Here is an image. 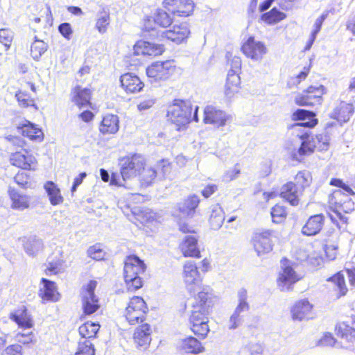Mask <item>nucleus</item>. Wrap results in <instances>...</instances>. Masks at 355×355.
<instances>
[{
	"instance_id": "49",
	"label": "nucleus",
	"mask_w": 355,
	"mask_h": 355,
	"mask_svg": "<svg viewBox=\"0 0 355 355\" xmlns=\"http://www.w3.org/2000/svg\"><path fill=\"white\" fill-rule=\"evenodd\" d=\"M48 44L43 40L35 38L31 46V55L32 58L37 60L47 51Z\"/></svg>"
},
{
	"instance_id": "11",
	"label": "nucleus",
	"mask_w": 355,
	"mask_h": 355,
	"mask_svg": "<svg viewBox=\"0 0 355 355\" xmlns=\"http://www.w3.org/2000/svg\"><path fill=\"white\" fill-rule=\"evenodd\" d=\"M273 232L266 230L256 232L252 237V243L258 256L266 254L272 250L274 238Z\"/></svg>"
},
{
	"instance_id": "62",
	"label": "nucleus",
	"mask_w": 355,
	"mask_h": 355,
	"mask_svg": "<svg viewBox=\"0 0 355 355\" xmlns=\"http://www.w3.org/2000/svg\"><path fill=\"white\" fill-rule=\"evenodd\" d=\"M21 345L15 344L8 346L3 352V355H22Z\"/></svg>"
},
{
	"instance_id": "56",
	"label": "nucleus",
	"mask_w": 355,
	"mask_h": 355,
	"mask_svg": "<svg viewBox=\"0 0 355 355\" xmlns=\"http://www.w3.org/2000/svg\"><path fill=\"white\" fill-rule=\"evenodd\" d=\"M15 97L21 107H27L33 105V100L25 92H18Z\"/></svg>"
},
{
	"instance_id": "4",
	"label": "nucleus",
	"mask_w": 355,
	"mask_h": 355,
	"mask_svg": "<svg viewBox=\"0 0 355 355\" xmlns=\"http://www.w3.org/2000/svg\"><path fill=\"white\" fill-rule=\"evenodd\" d=\"M145 264L138 257L132 255L126 258L124 263L123 276L127 289L135 291L142 286L140 275L144 272Z\"/></svg>"
},
{
	"instance_id": "29",
	"label": "nucleus",
	"mask_w": 355,
	"mask_h": 355,
	"mask_svg": "<svg viewBox=\"0 0 355 355\" xmlns=\"http://www.w3.org/2000/svg\"><path fill=\"white\" fill-rule=\"evenodd\" d=\"M43 286L40 288V296L44 300L56 302L59 300V293L57 291L53 282L42 278L41 280Z\"/></svg>"
},
{
	"instance_id": "40",
	"label": "nucleus",
	"mask_w": 355,
	"mask_h": 355,
	"mask_svg": "<svg viewBox=\"0 0 355 355\" xmlns=\"http://www.w3.org/2000/svg\"><path fill=\"white\" fill-rule=\"evenodd\" d=\"M110 23V12L108 10L103 8L102 10L99 11L96 15L95 28L98 30L99 33L103 34L106 33Z\"/></svg>"
},
{
	"instance_id": "60",
	"label": "nucleus",
	"mask_w": 355,
	"mask_h": 355,
	"mask_svg": "<svg viewBox=\"0 0 355 355\" xmlns=\"http://www.w3.org/2000/svg\"><path fill=\"white\" fill-rule=\"evenodd\" d=\"M58 31L67 40H70L73 33L71 26L67 22L60 24L58 26Z\"/></svg>"
},
{
	"instance_id": "34",
	"label": "nucleus",
	"mask_w": 355,
	"mask_h": 355,
	"mask_svg": "<svg viewBox=\"0 0 355 355\" xmlns=\"http://www.w3.org/2000/svg\"><path fill=\"white\" fill-rule=\"evenodd\" d=\"M225 220V213L219 205H214L211 207V214L209 218V223L212 230H218L223 224Z\"/></svg>"
},
{
	"instance_id": "55",
	"label": "nucleus",
	"mask_w": 355,
	"mask_h": 355,
	"mask_svg": "<svg viewBox=\"0 0 355 355\" xmlns=\"http://www.w3.org/2000/svg\"><path fill=\"white\" fill-rule=\"evenodd\" d=\"M13 38V33L8 28L0 29V43L8 49Z\"/></svg>"
},
{
	"instance_id": "64",
	"label": "nucleus",
	"mask_w": 355,
	"mask_h": 355,
	"mask_svg": "<svg viewBox=\"0 0 355 355\" xmlns=\"http://www.w3.org/2000/svg\"><path fill=\"white\" fill-rule=\"evenodd\" d=\"M327 17V13H323L319 17H318L313 24V30L311 32V35L317 37L318 33L320 32L322 25Z\"/></svg>"
},
{
	"instance_id": "52",
	"label": "nucleus",
	"mask_w": 355,
	"mask_h": 355,
	"mask_svg": "<svg viewBox=\"0 0 355 355\" xmlns=\"http://www.w3.org/2000/svg\"><path fill=\"white\" fill-rule=\"evenodd\" d=\"M95 350L91 341L87 339L80 340L78 349L74 355H94Z\"/></svg>"
},
{
	"instance_id": "21",
	"label": "nucleus",
	"mask_w": 355,
	"mask_h": 355,
	"mask_svg": "<svg viewBox=\"0 0 355 355\" xmlns=\"http://www.w3.org/2000/svg\"><path fill=\"white\" fill-rule=\"evenodd\" d=\"M189 33L188 25L183 23L180 25H175L172 29L162 32L161 36L179 44L185 40Z\"/></svg>"
},
{
	"instance_id": "31",
	"label": "nucleus",
	"mask_w": 355,
	"mask_h": 355,
	"mask_svg": "<svg viewBox=\"0 0 355 355\" xmlns=\"http://www.w3.org/2000/svg\"><path fill=\"white\" fill-rule=\"evenodd\" d=\"M331 200L345 212L354 209V205L349 198V195L344 193L341 190L334 191Z\"/></svg>"
},
{
	"instance_id": "51",
	"label": "nucleus",
	"mask_w": 355,
	"mask_h": 355,
	"mask_svg": "<svg viewBox=\"0 0 355 355\" xmlns=\"http://www.w3.org/2000/svg\"><path fill=\"white\" fill-rule=\"evenodd\" d=\"M328 281L332 282L335 287L339 291L338 297L347 293V288L345 284L344 275L341 272H338L334 276L329 277Z\"/></svg>"
},
{
	"instance_id": "47",
	"label": "nucleus",
	"mask_w": 355,
	"mask_h": 355,
	"mask_svg": "<svg viewBox=\"0 0 355 355\" xmlns=\"http://www.w3.org/2000/svg\"><path fill=\"white\" fill-rule=\"evenodd\" d=\"M65 270L64 261L60 258H56L49 261L45 272L46 275H57L63 272Z\"/></svg>"
},
{
	"instance_id": "37",
	"label": "nucleus",
	"mask_w": 355,
	"mask_h": 355,
	"mask_svg": "<svg viewBox=\"0 0 355 355\" xmlns=\"http://www.w3.org/2000/svg\"><path fill=\"white\" fill-rule=\"evenodd\" d=\"M44 188L52 205L55 206L63 202L64 198L61 195L60 189L53 182H46Z\"/></svg>"
},
{
	"instance_id": "2",
	"label": "nucleus",
	"mask_w": 355,
	"mask_h": 355,
	"mask_svg": "<svg viewBox=\"0 0 355 355\" xmlns=\"http://www.w3.org/2000/svg\"><path fill=\"white\" fill-rule=\"evenodd\" d=\"M198 107L196 106L192 115L193 108L190 101L175 99L172 104L168 106L166 117L177 130H185L192 121H198Z\"/></svg>"
},
{
	"instance_id": "26",
	"label": "nucleus",
	"mask_w": 355,
	"mask_h": 355,
	"mask_svg": "<svg viewBox=\"0 0 355 355\" xmlns=\"http://www.w3.org/2000/svg\"><path fill=\"white\" fill-rule=\"evenodd\" d=\"M153 21L156 24L163 28L168 27L172 23L171 17L166 11L162 9H157L153 17H147L145 19L144 27L146 30H153V28L150 25Z\"/></svg>"
},
{
	"instance_id": "22",
	"label": "nucleus",
	"mask_w": 355,
	"mask_h": 355,
	"mask_svg": "<svg viewBox=\"0 0 355 355\" xmlns=\"http://www.w3.org/2000/svg\"><path fill=\"white\" fill-rule=\"evenodd\" d=\"M121 85L127 93L140 92L144 87V83L139 78L131 73L122 75L120 78Z\"/></svg>"
},
{
	"instance_id": "1",
	"label": "nucleus",
	"mask_w": 355,
	"mask_h": 355,
	"mask_svg": "<svg viewBox=\"0 0 355 355\" xmlns=\"http://www.w3.org/2000/svg\"><path fill=\"white\" fill-rule=\"evenodd\" d=\"M213 304V294L209 288H204L195 298L189 322L191 331L201 338H205L209 331L207 315Z\"/></svg>"
},
{
	"instance_id": "39",
	"label": "nucleus",
	"mask_w": 355,
	"mask_h": 355,
	"mask_svg": "<svg viewBox=\"0 0 355 355\" xmlns=\"http://www.w3.org/2000/svg\"><path fill=\"white\" fill-rule=\"evenodd\" d=\"M90 90L86 88L81 89L77 87L74 90V95L73 96V101L80 108L87 107L90 104Z\"/></svg>"
},
{
	"instance_id": "25",
	"label": "nucleus",
	"mask_w": 355,
	"mask_h": 355,
	"mask_svg": "<svg viewBox=\"0 0 355 355\" xmlns=\"http://www.w3.org/2000/svg\"><path fill=\"white\" fill-rule=\"evenodd\" d=\"M302 193L301 189L295 183L289 182L282 187L280 196L291 205L295 206L299 203V197Z\"/></svg>"
},
{
	"instance_id": "44",
	"label": "nucleus",
	"mask_w": 355,
	"mask_h": 355,
	"mask_svg": "<svg viewBox=\"0 0 355 355\" xmlns=\"http://www.w3.org/2000/svg\"><path fill=\"white\" fill-rule=\"evenodd\" d=\"M286 17V15L279 11L277 8H273L269 12L263 14L261 17V20L268 24H275Z\"/></svg>"
},
{
	"instance_id": "63",
	"label": "nucleus",
	"mask_w": 355,
	"mask_h": 355,
	"mask_svg": "<svg viewBox=\"0 0 355 355\" xmlns=\"http://www.w3.org/2000/svg\"><path fill=\"white\" fill-rule=\"evenodd\" d=\"M230 67L231 69H230L228 73H236L239 75V72L241 70V60L238 56H234L230 60Z\"/></svg>"
},
{
	"instance_id": "33",
	"label": "nucleus",
	"mask_w": 355,
	"mask_h": 355,
	"mask_svg": "<svg viewBox=\"0 0 355 355\" xmlns=\"http://www.w3.org/2000/svg\"><path fill=\"white\" fill-rule=\"evenodd\" d=\"M354 107L352 104L341 102L331 114V117L340 123L348 121L354 113Z\"/></svg>"
},
{
	"instance_id": "58",
	"label": "nucleus",
	"mask_w": 355,
	"mask_h": 355,
	"mask_svg": "<svg viewBox=\"0 0 355 355\" xmlns=\"http://www.w3.org/2000/svg\"><path fill=\"white\" fill-rule=\"evenodd\" d=\"M326 257L329 261H333L338 254V245L334 243H329L324 245Z\"/></svg>"
},
{
	"instance_id": "43",
	"label": "nucleus",
	"mask_w": 355,
	"mask_h": 355,
	"mask_svg": "<svg viewBox=\"0 0 355 355\" xmlns=\"http://www.w3.org/2000/svg\"><path fill=\"white\" fill-rule=\"evenodd\" d=\"M99 327L100 325L96 322H87L82 324L78 329L79 334L82 337L80 340H89L94 338L99 330Z\"/></svg>"
},
{
	"instance_id": "50",
	"label": "nucleus",
	"mask_w": 355,
	"mask_h": 355,
	"mask_svg": "<svg viewBox=\"0 0 355 355\" xmlns=\"http://www.w3.org/2000/svg\"><path fill=\"white\" fill-rule=\"evenodd\" d=\"M311 180V175L307 171H300L295 176V184L302 191L305 187L310 185Z\"/></svg>"
},
{
	"instance_id": "46",
	"label": "nucleus",
	"mask_w": 355,
	"mask_h": 355,
	"mask_svg": "<svg viewBox=\"0 0 355 355\" xmlns=\"http://www.w3.org/2000/svg\"><path fill=\"white\" fill-rule=\"evenodd\" d=\"M22 134L32 140H42L43 139V132L41 129L30 122H27V124L23 125Z\"/></svg>"
},
{
	"instance_id": "54",
	"label": "nucleus",
	"mask_w": 355,
	"mask_h": 355,
	"mask_svg": "<svg viewBox=\"0 0 355 355\" xmlns=\"http://www.w3.org/2000/svg\"><path fill=\"white\" fill-rule=\"evenodd\" d=\"M87 254L92 259L100 261L104 259L105 253L99 245H94L88 249Z\"/></svg>"
},
{
	"instance_id": "19",
	"label": "nucleus",
	"mask_w": 355,
	"mask_h": 355,
	"mask_svg": "<svg viewBox=\"0 0 355 355\" xmlns=\"http://www.w3.org/2000/svg\"><path fill=\"white\" fill-rule=\"evenodd\" d=\"M313 305L306 299L295 303L291 309V315L294 320L302 321L312 318Z\"/></svg>"
},
{
	"instance_id": "24",
	"label": "nucleus",
	"mask_w": 355,
	"mask_h": 355,
	"mask_svg": "<svg viewBox=\"0 0 355 355\" xmlns=\"http://www.w3.org/2000/svg\"><path fill=\"white\" fill-rule=\"evenodd\" d=\"M315 114L313 112L307 111L303 109H298L293 114V119L295 121H304L308 119V121L300 122L293 125V128L297 130L300 127L313 128L317 123L318 120L315 118Z\"/></svg>"
},
{
	"instance_id": "27",
	"label": "nucleus",
	"mask_w": 355,
	"mask_h": 355,
	"mask_svg": "<svg viewBox=\"0 0 355 355\" xmlns=\"http://www.w3.org/2000/svg\"><path fill=\"white\" fill-rule=\"evenodd\" d=\"M324 217L322 214L311 216L302 227V233L305 236H314L318 234L324 225Z\"/></svg>"
},
{
	"instance_id": "61",
	"label": "nucleus",
	"mask_w": 355,
	"mask_h": 355,
	"mask_svg": "<svg viewBox=\"0 0 355 355\" xmlns=\"http://www.w3.org/2000/svg\"><path fill=\"white\" fill-rule=\"evenodd\" d=\"M155 101L153 97H146L141 99L137 105L139 111H145L150 109L155 104Z\"/></svg>"
},
{
	"instance_id": "17",
	"label": "nucleus",
	"mask_w": 355,
	"mask_h": 355,
	"mask_svg": "<svg viewBox=\"0 0 355 355\" xmlns=\"http://www.w3.org/2000/svg\"><path fill=\"white\" fill-rule=\"evenodd\" d=\"M134 51L135 53L138 55L157 56L164 52V48L162 44L140 40L135 44Z\"/></svg>"
},
{
	"instance_id": "53",
	"label": "nucleus",
	"mask_w": 355,
	"mask_h": 355,
	"mask_svg": "<svg viewBox=\"0 0 355 355\" xmlns=\"http://www.w3.org/2000/svg\"><path fill=\"white\" fill-rule=\"evenodd\" d=\"M271 216L272 221L275 223H280L286 216V212L283 206L276 205L272 208Z\"/></svg>"
},
{
	"instance_id": "59",
	"label": "nucleus",
	"mask_w": 355,
	"mask_h": 355,
	"mask_svg": "<svg viewBox=\"0 0 355 355\" xmlns=\"http://www.w3.org/2000/svg\"><path fill=\"white\" fill-rule=\"evenodd\" d=\"M331 185L338 187L340 188L341 191L347 195H355V193L353 191V190L345 183H344L340 179H332L330 182Z\"/></svg>"
},
{
	"instance_id": "3",
	"label": "nucleus",
	"mask_w": 355,
	"mask_h": 355,
	"mask_svg": "<svg viewBox=\"0 0 355 355\" xmlns=\"http://www.w3.org/2000/svg\"><path fill=\"white\" fill-rule=\"evenodd\" d=\"M145 163V158L139 154L121 158L119 162L121 178L117 174L113 173L111 178V184L125 187V182L137 177L144 168Z\"/></svg>"
},
{
	"instance_id": "8",
	"label": "nucleus",
	"mask_w": 355,
	"mask_h": 355,
	"mask_svg": "<svg viewBox=\"0 0 355 355\" xmlns=\"http://www.w3.org/2000/svg\"><path fill=\"white\" fill-rule=\"evenodd\" d=\"M97 282L91 280L81 292L83 309L85 314L91 315L100 307L98 298L94 294Z\"/></svg>"
},
{
	"instance_id": "30",
	"label": "nucleus",
	"mask_w": 355,
	"mask_h": 355,
	"mask_svg": "<svg viewBox=\"0 0 355 355\" xmlns=\"http://www.w3.org/2000/svg\"><path fill=\"white\" fill-rule=\"evenodd\" d=\"M119 120L117 115H105L99 127L100 132L103 135L115 134L119 128Z\"/></svg>"
},
{
	"instance_id": "23",
	"label": "nucleus",
	"mask_w": 355,
	"mask_h": 355,
	"mask_svg": "<svg viewBox=\"0 0 355 355\" xmlns=\"http://www.w3.org/2000/svg\"><path fill=\"white\" fill-rule=\"evenodd\" d=\"M301 140L300 147L297 152L293 154V158L296 160H301L304 156L311 155L316 148L315 141H312L308 133H304L300 136Z\"/></svg>"
},
{
	"instance_id": "16",
	"label": "nucleus",
	"mask_w": 355,
	"mask_h": 355,
	"mask_svg": "<svg viewBox=\"0 0 355 355\" xmlns=\"http://www.w3.org/2000/svg\"><path fill=\"white\" fill-rule=\"evenodd\" d=\"M183 280L187 289L191 292L193 287L201 282L200 273L196 263L193 261H187L183 266Z\"/></svg>"
},
{
	"instance_id": "57",
	"label": "nucleus",
	"mask_w": 355,
	"mask_h": 355,
	"mask_svg": "<svg viewBox=\"0 0 355 355\" xmlns=\"http://www.w3.org/2000/svg\"><path fill=\"white\" fill-rule=\"evenodd\" d=\"M154 218V213L148 209H141L137 214V219L144 224L153 220Z\"/></svg>"
},
{
	"instance_id": "32",
	"label": "nucleus",
	"mask_w": 355,
	"mask_h": 355,
	"mask_svg": "<svg viewBox=\"0 0 355 355\" xmlns=\"http://www.w3.org/2000/svg\"><path fill=\"white\" fill-rule=\"evenodd\" d=\"M10 318L17 324L19 329L27 330V328H32L33 326V319L24 308L11 313Z\"/></svg>"
},
{
	"instance_id": "18",
	"label": "nucleus",
	"mask_w": 355,
	"mask_h": 355,
	"mask_svg": "<svg viewBox=\"0 0 355 355\" xmlns=\"http://www.w3.org/2000/svg\"><path fill=\"white\" fill-rule=\"evenodd\" d=\"M152 329L148 323H144L136 328L133 339L137 347L146 349L151 342Z\"/></svg>"
},
{
	"instance_id": "12",
	"label": "nucleus",
	"mask_w": 355,
	"mask_h": 355,
	"mask_svg": "<svg viewBox=\"0 0 355 355\" xmlns=\"http://www.w3.org/2000/svg\"><path fill=\"white\" fill-rule=\"evenodd\" d=\"M230 119V115L215 106L207 105L204 109L203 122L205 124L220 128L225 126Z\"/></svg>"
},
{
	"instance_id": "14",
	"label": "nucleus",
	"mask_w": 355,
	"mask_h": 355,
	"mask_svg": "<svg viewBox=\"0 0 355 355\" xmlns=\"http://www.w3.org/2000/svg\"><path fill=\"white\" fill-rule=\"evenodd\" d=\"M10 162L12 165L25 170H35L37 166L35 157L26 149L16 150L12 153Z\"/></svg>"
},
{
	"instance_id": "5",
	"label": "nucleus",
	"mask_w": 355,
	"mask_h": 355,
	"mask_svg": "<svg viewBox=\"0 0 355 355\" xmlns=\"http://www.w3.org/2000/svg\"><path fill=\"white\" fill-rule=\"evenodd\" d=\"M249 309L247 291L243 288L240 289L238 292V304L227 321L228 329L234 330L241 327L245 321V313Z\"/></svg>"
},
{
	"instance_id": "6",
	"label": "nucleus",
	"mask_w": 355,
	"mask_h": 355,
	"mask_svg": "<svg viewBox=\"0 0 355 355\" xmlns=\"http://www.w3.org/2000/svg\"><path fill=\"white\" fill-rule=\"evenodd\" d=\"M175 71L173 60L157 61L147 67L146 75L151 82H157L168 79Z\"/></svg>"
},
{
	"instance_id": "36",
	"label": "nucleus",
	"mask_w": 355,
	"mask_h": 355,
	"mask_svg": "<svg viewBox=\"0 0 355 355\" xmlns=\"http://www.w3.org/2000/svg\"><path fill=\"white\" fill-rule=\"evenodd\" d=\"M180 348L185 353L194 354H200L205 350V347L202 344L193 337H188L183 339L180 344Z\"/></svg>"
},
{
	"instance_id": "20",
	"label": "nucleus",
	"mask_w": 355,
	"mask_h": 355,
	"mask_svg": "<svg viewBox=\"0 0 355 355\" xmlns=\"http://www.w3.org/2000/svg\"><path fill=\"white\" fill-rule=\"evenodd\" d=\"M198 241V239L195 235H187L184 237L180 248L184 257H200Z\"/></svg>"
},
{
	"instance_id": "42",
	"label": "nucleus",
	"mask_w": 355,
	"mask_h": 355,
	"mask_svg": "<svg viewBox=\"0 0 355 355\" xmlns=\"http://www.w3.org/2000/svg\"><path fill=\"white\" fill-rule=\"evenodd\" d=\"M43 242L41 239L36 237H30L24 243V248L26 254L29 256L36 255L42 250Z\"/></svg>"
},
{
	"instance_id": "28",
	"label": "nucleus",
	"mask_w": 355,
	"mask_h": 355,
	"mask_svg": "<svg viewBox=\"0 0 355 355\" xmlns=\"http://www.w3.org/2000/svg\"><path fill=\"white\" fill-rule=\"evenodd\" d=\"M336 122H328L325 125L324 133L319 134L315 138L312 137L311 140L315 141L316 148L320 151H326L329 146L330 135L332 133V129L336 126Z\"/></svg>"
},
{
	"instance_id": "10",
	"label": "nucleus",
	"mask_w": 355,
	"mask_h": 355,
	"mask_svg": "<svg viewBox=\"0 0 355 355\" xmlns=\"http://www.w3.org/2000/svg\"><path fill=\"white\" fill-rule=\"evenodd\" d=\"M282 269L277 279V286L282 291H289L291 286L300 279L292 266L288 264L286 260L282 261Z\"/></svg>"
},
{
	"instance_id": "38",
	"label": "nucleus",
	"mask_w": 355,
	"mask_h": 355,
	"mask_svg": "<svg viewBox=\"0 0 355 355\" xmlns=\"http://www.w3.org/2000/svg\"><path fill=\"white\" fill-rule=\"evenodd\" d=\"M10 198L12 200L11 207L14 209L24 210L29 206V198L16 190L10 188Z\"/></svg>"
},
{
	"instance_id": "15",
	"label": "nucleus",
	"mask_w": 355,
	"mask_h": 355,
	"mask_svg": "<svg viewBox=\"0 0 355 355\" xmlns=\"http://www.w3.org/2000/svg\"><path fill=\"white\" fill-rule=\"evenodd\" d=\"M241 49L248 58L254 60H261L267 52L265 44L260 41L255 40L253 37L248 39Z\"/></svg>"
},
{
	"instance_id": "45",
	"label": "nucleus",
	"mask_w": 355,
	"mask_h": 355,
	"mask_svg": "<svg viewBox=\"0 0 355 355\" xmlns=\"http://www.w3.org/2000/svg\"><path fill=\"white\" fill-rule=\"evenodd\" d=\"M156 171L150 166L145 167L141 169L139 173V180L142 186L148 187L150 185L156 178Z\"/></svg>"
},
{
	"instance_id": "48",
	"label": "nucleus",
	"mask_w": 355,
	"mask_h": 355,
	"mask_svg": "<svg viewBox=\"0 0 355 355\" xmlns=\"http://www.w3.org/2000/svg\"><path fill=\"white\" fill-rule=\"evenodd\" d=\"M14 338L15 341L26 345L34 342L35 335L31 331V328H27V330L19 329L15 332Z\"/></svg>"
},
{
	"instance_id": "9",
	"label": "nucleus",
	"mask_w": 355,
	"mask_h": 355,
	"mask_svg": "<svg viewBox=\"0 0 355 355\" xmlns=\"http://www.w3.org/2000/svg\"><path fill=\"white\" fill-rule=\"evenodd\" d=\"M324 87L310 86L302 94H298L295 98V102L300 106H313L320 105L322 102V96L324 94Z\"/></svg>"
},
{
	"instance_id": "13",
	"label": "nucleus",
	"mask_w": 355,
	"mask_h": 355,
	"mask_svg": "<svg viewBox=\"0 0 355 355\" xmlns=\"http://www.w3.org/2000/svg\"><path fill=\"white\" fill-rule=\"evenodd\" d=\"M163 6L170 12L177 16H188L193 10L192 0H164Z\"/></svg>"
},
{
	"instance_id": "7",
	"label": "nucleus",
	"mask_w": 355,
	"mask_h": 355,
	"mask_svg": "<svg viewBox=\"0 0 355 355\" xmlns=\"http://www.w3.org/2000/svg\"><path fill=\"white\" fill-rule=\"evenodd\" d=\"M148 307L141 297H132L125 311V317L128 323L135 325L142 322L146 318Z\"/></svg>"
},
{
	"instance_id": "35",
	"label": "nucleus",
	"mask_w": 355,
	"mask_h": 355,
	"mask_svg": "<svg viewBox=\"0 0 355 355\" xmlns=\"http://www.w3.org/2000/svg\"><path fill=\"white\" fill-rule=\"evenodd\" d=\"M240 77L236 73H227V81L225 87V96L231 99L239 91Z\"/></svg>"
},
{
	"instance_id": "41",
	"label": "nucleus",
	"mask_w": 355,
	"mask_h": 355,
	"mask_svg": "<svg viewBox=\"0 0 355 355\" xmlns=\"http://www.w3.org/2000/svg\"><path fill=\"white\" fill-rule=\"evenodd\" d=\"M200 200L198 196L192 195L189 196L182 204L180 205V211L187 216H192L195 209L198 206Z\"/></svg>"
}]
</instances>
